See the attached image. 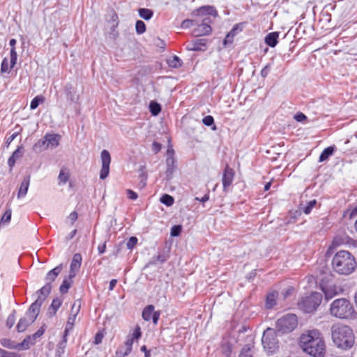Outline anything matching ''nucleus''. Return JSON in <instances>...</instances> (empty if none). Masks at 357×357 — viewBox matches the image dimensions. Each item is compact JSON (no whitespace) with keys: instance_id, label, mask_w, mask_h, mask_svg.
<instances>
[{"instance_id":"a19ab883","label":"nucleus","mask_w":357,"mask_h":357,"mask_svg":"<svg viewBox=\"0 0 357 357\" xmlns=\"http://www.w3.org/2000/svg\"><path fill=\"white\" fill-rule=\"evenodd\" d=\"M10 219H11V211L7 210L5 211L4 214L3 215V216L1 217V218L0 220V225L9 223L10 221Z\"/></svg>"},{"instance_id":"8fccbe9b","label":"nucleus","mask_w":357,"mask_h":357,"mask_svg":"<svg viewBox=\"0 0 357 357\" xmlns=\"http://www.w3.org/2000/svg\"><path fill=\"white\" fill-rule=\"evenodd\" d=\"M0 357H20V356L17 353L0 349Z\"/></svg>"},{"instance_id":"0eeeda50","label":"nucleus","mask_w":357,"mask_h":357,"mask_svg":"<svg viewBox=\"0 0 357 357\" xmlns=\"http://www.w3.org/2000/svg\"><path fill=\"white\" fill-rule=\"evenodd\" d=\"M38 306V304L37 303H32L26 311L24 317L20 319L17 324V331L19 333L24 332L29 326L35 321L40 312Z\"/></svg>"},{"instance_id":"1a4fd4ad","label":"nucleus","mask_w":357,"mask_h":357,"mask_svg":"<svg viewBox=\"0 0 357 357\" xmlns=\"http://www.w3.org/2000/svg\"><path fill=\"white\" fill-rule=\"evenodd\" d=\"M261 342L264 350L268 354H273L278 349V341L274 329L268 328L263 333Z\"/></svg>"},{"instance_id":"f257e3e1","label":"nucleus","mask_w":357,"mask_h":357,"mask_svg":"<svg viewBox=\"0 0 357 357\" xmlns=\"http://www.w3.org/2000/svg\"><path fill=\"white\" fill-rule=\"evenodd\" d=\"M299 345L304 352L313 357H324L326 354L324 337L317 329L303 333L299 339Z\"/></svg>"},{"instance_id":"4c0bfd02","label":"nucleus","mask_w":357,"mask_h":357,"mask_svg":"<svg viewBox=\"0 0 357 357\" xmlns=\"http://www.w3.org/2000/svg\"><path fill=\"white\" fill-rule=\"evenodd\" d=\"M67 344V336H65V334L63 335V340L58 344L56 353L57 354H63L65 351V348Z\"/></svg>"},{"instance_id":"69168bd1","label":"nucleus","mask_w":357,"mask_h":357,"mask_svg":"<svg viewBox=\"0 0 357 357\" xmlns=\"http://www.w3.org/2000/svg\"><path fill=\"white\" fill-rule=\"evenodd\" d=\"M102 338L103 334L101 332L97 333L95 335L94 343L96 344H99L100 343L102 342Z\"/></svg>"},{"instance_id":"7ed1b4c3","label":"nucleus","mask_w":357,"mask_h":357,"mask_svg":"<svg viewBox=\"0 0 357 357\" xmlns=\"http://www.w3.org/2000/svg\"><path fill=\"white\" fill-rule=\"evenodd\" d=\"M331 337L334 344L342 350L351 349L355 342L353 330L345 325H333L331 327Z\"/></svg>"},{"instance_id":"c03bdc74","label":"nucleus","mask_w":357,"mask_h":357,"mask_svg":"<svg viewBox=\"0 0 357 357\" xmlns=\"http://www.w3.org/2000/svg\"><path fill=\"white\" fill-rule=\"evenodd\" d=\"M195 24H197V20H185L181 23V27L183 29H188L192 26H195Z\"/></svg>"},{"instance_id":"ea45409f","label":"nucleus","mask_w":357,"mask_h":357,"mask_svg":"<svg viewBox=\"0 0 357 357\" xmlns=\"http://www.w3.org/2000/svg\"><path fill=\"white\" fill-rule=\"evenodd\" d=\"M136 32L138 34H142L146 31V24L142 20H137L135 24Z\"/></svg>"},{"instance_id":"bb28decb","label":"nucleus","mask_w":357,"mask_h":357,"mask_svg":"<svg viewBox=\"0 0 357 357\" xmlns=\"http://www.w3.org/2000/svg\"><path fill=\"white\" fill-rule=\"evenodd\" d=\"M49 149L45 136L39 139L33 146V150L36 153H40L45 150Z\"/></svg>"},{"instance_id":"79ce46f5","label":"nucleus","mask_w":357,"mask_h":357,"mask_svg":"<svg viewBox=\"0 0 357 357\" xmlns=\"http://www.w3.org/2000/svg\"><path fill=\"white\" fill-rule=\"evenodd\" d=\"M81 307V302L79 300H77L74 302L72 307H71V312L70 314H74L75 317L76 318L77 314L79 313Z\"/></svg>"},{"instance_id":"5701e85b","label":"nucleus","mask_w":357,"mask_h":357,"mask_svg":"<svg viewBox=\"0 0 357 357\" xmlns=\"http://www.w3.org/2000/svg\"><path fill=\"white\" fill-rule=\"evenodd\" d=\"M278 37L279 33L277 31L271 32L268 33L264 39V41L266 45L270 46L271 47H274L278 43Z\"/></svg>"},{"instance_id":"f03ea898","label":"nucleus","mask_w":357,"mask_h":357,"mask_svg":"<svg viewBox=\"0 0 357 357\" xmlns=\"http://www.w3.org/2000/svg\"><path fill=\"white\" fill-rule=\"evenodd\" d=\"M192 15L197 17H203L201 20L197 19V24H195V28L192 30V34L195 36L208 35L211 33L212 29L211 23L212 20L210 16L216 17L218 12L214 6H204L192 12Z\"/></svg>"},{"instance_id":"7c9ffc66","label":"nucleus","mask_w":357,"mask_h":357,"mask_svg":"<svg viewBox=\"0 0 357 357\" xmlns=\"http://www.w3.org/2000/svg\"><path fill=\"white\" fill-rule=\"evenodd\" d=\"M138 13L139 17L145 20H149L153 16V12L149 8H139Z\"/></svg>"},{"instance_id":"3c124183","label":"nucleus","mask_w":357,"mask_h":357,"mask_svg":"<svg viewBox=\"0 0 357 357\" xmlns=\"http://www.w3.org/2000/svg\"><path fill=\"white\" fill-rule=\"evenodd\" d=\"M182 230L181 225H174L172 227L170 234L172 236H178L180 235Z\"/></svg>"},{"instance_id":"4468645a","label":"nucleus","mask_w":357,"mask_h":357,"mask_svg":"<svg viewBox=\"0 0 357 357\" xmlns=\"http://www.w3.org/2000/svg\"><path fill=\"white\" fill-rule=\"evenodd\" d=\"M206 48V40L203 38H196L186 45V49L189 51H204Z\"/></svg>"},{"instance_id":"f704fd0d","label":"nucleus","mask_w":357,"mask_h":357,"mask_svg":"<svg viewBox=\"0 0 357 357\" xmlns=\"http://www.w3.org/2000/svg\"><path fill=\"white\" fill-rule=\"evenodd\" d=\"M45 97L43 96H36L30 103L31 109H36L40 103H43L45 102Z\"/></svg>"},{"instance_id":"680f3d73","label":"nucleus","mask_w":357,"mask_h":357,"mask_svg":"<svg viewBox=\"0 0 357 357\" xmlns=\"http://www.w3.org/2000/svg\"><path fill=\"white\" fill-rule=\"evenodd\" d=\"M127 195H128V197L132 200H135L137 199V194L134 192L133 190H127Z\"/></svg>"},{"instance_id":"a878e982","label":"nucleus","mask_w":357,"mask_h":357,"mask_svg":"<svg viewBox=\"0 0 357 357\" xmlns=\"http://www.w3.org/2000/svg\"><path fill=\"white\" fill-rule=\"evenodd\" d=\"M64 91L67 96V98L73 102H76L78 100V96L75 95V93L73 90V85L71 84H66L64 87Z\"/></svg>"},{"instance_id":"9b49d317","label":"nucleus","mask_w":357,"mask_h":357,"mask_svg":"<svg viewBox=\"0 0 357 357\" xmlns=\"http://www.w3.org/2000/svg\"><path fill=\"white\" fill-rule=\"evenodd\" d=\"M102 167L100 172V178L105 179L109 173V165L111 162V156L108 151L103 150L100 154Z\"/></svg>"},{"instance_id":"6ab92c4d","label":"nucleus","mask_w":357,"mask_h":357,"mask_svg":"<svg viewBox=\"0 0 357 357\" xmlns=\"http://www.w3.org/2000/svg\"><path fill=\"white\" fill-rule=\"evenodd\" d=\"M45 137L47 141V144L49 149H54L59 146V141L61 139L59 135L47 133L45 135Z\"/></svg>"},{"instance_id":"0e129e2a","label":"nucleus","mask_w":357,"mask_h":357,"mask_svg":"<svg viewBox=\"0 0 357 357\" xmlns=\"http://www.w3.org/2000/svg\"><path fill=\"white\" fill-rule=\"evenodd\" d=\"M294 290V288L291 287H289L287 288L282 292L283 298L284 299L287 298L289 296H290L293 293Z\"/></svg>"},{"instance_id":"a18cd8bd","label":"nucleus","mask_w":357,"mask_h":357,"mask_svg":"<svg viewBox=\"0 0 357 357\" xmlns=\"http://www.w3.org/2000/svg\"><path fill=\"white\" fill-rule=\"evenodd\" d=\"M17 60V54L15 48H11L10 50V68H13L16 64Z\"/></svg>"},{"instance_id":"5fc2aeb1","label":"nucleus","mask_w":357,"mask_h":357,"mask_svg":"<svg viewBox=\"0 0 357 357\" xmlns=\"http://www.w3.org/2000/svg\"><path fill=\"white\" fill-rule=\"evenodd\" d=\"M202 122L205 126H211L214 123V119L212 116L208 115L203 118Z\"/></svg>"},{"instance_id":"f8f14e48","label":"nucleus","mask_w":357,"mask_h":357,"mask_svg":"<svg viewBox=\"0 0 357 357\" xmlns=\"http://www.w3.org/2000/svg\"><path fill=\"white\" fill-rule=\"evenodd\" d=\"M160 313L159 311H154V306L149 305L142 311V318L149 321L152 319L153 322L156 324L159 320Z\"/></svg>"},{"instance_id":"4d7b16f0","label":"nucleus","mask_w":357,"mask_h":357,"mask_svg":"<svg viewBox=\"0 0 357 357\" xmlns=\"http://www.w3.org/2000/svg\"><path fill=\"white\" fill-rule=\"evenodd\" d=\"M271 68V66L270 63L266 65L261 70V76L264 78L266 77L270 73Z\"/></svg>"},{"instance_id":"338daca9","label":"nucleus","mask_w":357,"mask_h":357,"mask_svg":"<svg viewBox=\"0 0 357 357\" xmlns=\"http://www.w3.org/2000/svg\"><path fill=\"white\" fill-rule=\"evenodd\" d=\"M161 144L157 142H154L152 145L153 151L156 153L161 149Z\"/></svg>"},{"instance_id":"2f4dec72","label":"nucleus","mask_w":357,"mask_h":357,"mask_svg":"<svg viewBox=\"0 0 357 357\" xmlns=\"http://www.w3.org/2000/svg\"><path fill=\"white\" fill-rule=\"evenodd\" d=\"M75 319L74 314H70L63 333L65 336H68L69 332L73 329Z\"/></svg>"},{"instance_id":"f3484780","label":"nucleus","mask_w":357,"mask_h":357,"mask_svg":"<svg viewBox=\"0 0 357 357\" xmlns=\"http://www.w3.org/2000/svg\"><path fill=\"white\" fill-rule=\"evenodd\" d=\"M234 174L233 169L230 168L229 166H226L222 176V185L225 190H227V188L231 185Z\"/></svg>"},{"instance_id":"dca6fc26","label":"nucleus","mask_w":357,"mask_h":357,"mask_svg":"<svg viewBox=\"0 0 357 357\" xmlns=\"http://www.w3.org/2000/svg\"><path fill=\"white\" fill-rule=\"evenodd\" d=\"M321 288L326 300L331 299L342 291L341 288L335 286V284H321Z\"/></svg>"},{"instance_id":"49530a36","label":"nucleus","mask_w":357,"mask_h":357,"mask_svg":"<svg viewBox=\"0 0 357 357\" xmlns=\"http://www.w3.org/2000/svg\"><path fill=\"white\" fill-rule=\"evenodd\" d=\"M317 201L315 199L310 200L308 202L306 206L303 208V212L305 214H310L312 211V209L316 206Z\"/></svg>"},{"instance_id":"473e14b6","label":"nucleus","mask_w":357,"mask_h":357,"mask_svg":"<svg viewBox=\"0 0 357 357\" xmlns=\"http://www.w3.org/2000/svg\"><path fill=\"white\" fill-rule=\"evenodd\" d=\"M238 25H236L226 36L225 40H224V44L226 45L227 44H231L233 43L234 38L235 37L236 34V30H237Z\"/></svg>"},{"instance_id":"e2e57ef3","label":"nucleus","mask_w":357,"mask_h":357,"mask_svg":"<svg viewBox=\"0 0 357 357\" xmlns=\"http://www.w3.org/2000/svg\"><path fill=\"white\" fill-rule=\"evenodd\" d=\"M140 183L139 184L140 188H144L146 185V176L144 173L139 175Z\"/></svg>"},{"instance_id":"052dcab7","label":"nucleus","mask_w":357,"mask_h":357,"mask_svg":"<svg viewBox=\"0 0 357 357\" xmlns=\"http://www.w3.org/2000/svg\"><path fill=\"white\" fill-rule=\"evenodd\" d=\"M307 119V116L300 112V113H297L295 116H294V119L298 121V122H302L304 120H305Z\"/></svg>"},{"instance_id":"c9c22d12","label":"nucleus","mask_w":357,"mask_h":357,"mask_svg":"<svg viewBox=\"0 0 357 357\" xmlns=\"http://www.w3.org/2000/svg\"><path fill=\"white\" fill-rule=\"evenodd\" d=\"M160 202L167 206H170L174 204V199L171 195L165 194L161 197Z\"/></svg>"},{"instance_id":"6e6552de","label":"nucleus","mask_w":357,"mask_h":357,"mask_svg":"<svg viewBox=\"0 0 357 357\" xmlns=\"http://www.w3.org/2000/svg\"><path fill=\"white\" fill-rule=\"evenodd\" d=\"M297 325L298 319L294 314H285L276 321V328L282 333L291 332L296 328Z\"/></svg>"},{"instance_id":"412c9836","label":"nucleus","mask_w":357,"mask_h":357,"mask_svg":"<svg viewBox=\"0 0 357 357\" xmlns=\"http://www.w3.org/2000/svg\"><path fill=\"white\" fill-rule=\"evenodd\" d=\"M23 146H18L17 149L13 153L12 155L8 158V165L10 169H12L14 167L16 160L23 155Z\"/></svg>"},{"instance_id":"13d9d810","label":"nucleus","mask_w":357,"mask_h":357,"mask_svg":"<svg viewBox=\"0 0 357 357\" xmlns=\"http://www.w3.org/2000/svg\"><path fill=\"white\" fill-rule=\"evenodd\" d=\"M44 332H45V330L43 329V327H41L33 335L29 336V337H32V340H33L35 342L37 338H39L40 337H41L43 335Z\"/></svg>"},{"instance_id":"ddd939ff","label":"nucleus","mask_w":357,"mask_h":357,"mask_svg":"<svg viewBox=\"0 0 357 357\" xmlns=\"http://www.w3.org/2000/svg\"><path fill=\"white\" fill-rule=\"evenodd\" d=\"M82 255L79 253H76L73 255L70 266V271H69V278L72 279L75 278L77 273L79 272L81 264H82Z\"/></svg>"},{"instance_id":"e433bc0d","label":"nucleus","mask_w":357,"mask_h":357,"mask_svg":"<svg viewBox=\"0 0 357 357\" xmlns=\"http://www.w3.org/2000/svg\"><path fill=\"white\" fill-rule=\"evenodd\" d=\"M71 279H64L62 284L60 286L59 290L61 294H66L71 286Z\"/></svg>"},{"instance_id":"774afa93","label":"nucleus","mask_w":357,"mask_h":357,"mask_svg":"<svg viewBox=\"0 0 357 357\" xmlns=\"http://www.w3.org/2000/svg\"><path fill=\"white\" fill-rule=\"evenodd\" d=\"M77 213L75 211H73L70 213L68 219L71 221V223L73 224L77 220Z\"/></svg>"},{"instance_id":"b1692460","label":"nucleus","mask_w":357,"mask_h":357,"mask_svg":"<svg viewBox=\"0 0 357 357\" xmlns=\"http://www.w3.org/2000/svg\"><path fill=\"white\" fill-rule=\"evenodd\" d=\"M62 270V264L56 266L52 270L50 271L45 277L47 283L51 284L52 282L54 281L56 278L59 275Z\"/></svg>"},{"instance_id":"bf43d9fd","label":"nucleus","mask_w":357,"mask_h":357,"mask_svg":"<svg viewBox=\"0 0 357 357\" xmlns=\"http://www.w3.org/2000/svg\"><path fill=\"white\" fill-rule=\"evenodd\" d=\"M18 132H15L13 133L10 136H9L6 141V147H8L10 143L16 138V137L18 135Z\"/></svg>"},{"instance_id":"09e8293b","label":"nucleus","mask_w":357,"mask_h":357,"mask_svg":"<svg viewBox=\"0 0 357 357\" xmlns=\"http://www.w3.org/2000/svg\"><path fill=\"white\" fill-rule=\"evenodd\" d=\"M12 68H10V65L8 63V61L6 58H4L1 62V72L2 73H9L10 72V70Z\"/></svg>"},{"instance_id":"37998d69","label":"nucleus","mask_w":357,"mask_h":357,"mask_svg":"<svg viewBox=\"0 0 357 357\" xmlns=\"http://www.w3.org/2000/svg\"><path fill=\"white\" fill-rule=\"evenodd\" d=\"M15 310H13L8 317L6 320V326L8 328H10L13 326L15 322Z\"/></svg>"},{"instance_id":"6e6d98bb","label":"nucleus","mask_w":357,"mask_h":357,"mask_svg":"<svg viewBox=\"0 0 357 357\" xmlns=\"http://www.w3.org/2000/svg\"><path fill=\"white\" fill-rule=\"evenodd\" d=\"M1 344L4 347H7V348H10V349L16 348V347H15L13 345V342L9 339H6V338L2 339L1 340Z\"/></svg>"},{"instance_id":"9d476101","label":"nucleus","mask_w":357,"mask_h":357,"mask_svg":"<svg viewBox=\"0 0 357 357\" xmlns=\"http://www.w3.org/2000/svg\"><path fill=\"white\" fill-rule=\"evenodd\" d=\"M166 176L168 179H171L173 173L176 169V161L174 158V151L172 146H169L167 151V158H166Z\"/></svg>"},{"instance_id":"4be33fe9","label":"nucleus","mask_w":357,"mask_h":357,"mask_svg":"<svg viewBox=\"0 0 357 357\" xmlns=\"http://www.w3.org/2000/svg\"><path fill=\"white\" fill-rule=\"evenodd\" d=\"M30 176H26L24 178L23 181H22L20 188L17 193V197L19 199L25 197V195H26L30 184Z\"/></svg>"},{"instance_id":"72a5a7b5","label":"nucleus","mask_w":357,"mask_h":357,"mask_svg":"<svg viewBox=\"0 0 357 357\" xmlns=\"http://www.w3.org/2000/svg\"><path fill=\"white\" fill-rule=\"evenodd\" d=\"M149 110L152 115L157 116L161 111V106L159 103L151 101L149 104Z\"/></svg>"},{"instance_id":"aec40b11","label":"nucleus","mask_w":357,"mask_h":357,"mask_svg":"<svg viewBox=\"0 0 357 357\" xmlns=\"http://www.w3.org/2000/svg\"><path fill=\"white\" fill-rule=\"evenodd\" d=\"M253 349V338L250 336L248 343L242 348L239 357H252Z\"/></svg>"},{"instance_id":"cd10ccee","label":"nucleus","mask_w":357,"mask_h":357,"mask_svg":"<svg viewBox=\"0 0 357 357\" xmlns=\"http://www.w3.org/2000/svg\"><path fill=\"white\" fill-rule=\"evenodd\" d=\"M69 177H70L69 170L66 167H62L60 169L59 174L58 176L59 185H65L68 182Z\"/></svg>"},{"instance_id":"423d86ee","label":"nucleus","mask_w":357,"mask_h":357,"mask_svg":"<svg viewBox=\"0 0 357 357\" xmlns=\"http://www.w3.org/2000/svg\"><path fill=\"white\" fill-rule=\"evenodd\" d=\"M322 295L319 292H312L310 295L301 298L298 305L305 312L310 313L321 304Z\"/></svg>"},{"instance_id":"864d4df0","label":"nucleus","mask_w":357,"mask_h":357,"mask_svg":"<svg viewBox=\"0 0 357 357\" xmlns=\"http://www.w3.org/2000/svg\"><path fill=\"white\" fill-rule=\"evenodd\" d=\"M141 330L139 326L136 327L134 330L132 336L130 337H128V340H132V342L135 340H138L141 337Z\"/></svg>"},{"instance_id":"c85d7f7f","label":"nucleus","mask_w":357,"mask_h":357,"mask_svg":"<svg viewBox=\"0 0 357 357\" xmlns=\"http://www.w3.org/2000/svg\"><path fill=\"white\" fill-rule=\"evenodd\" d=\"M62 301L59 298H55L53 299L49 309H48V314L50 316H54L56 311L59 310L60 306L61 305Z\"/></svg>"},{"instance_id":"603ef678","label":"nucleus","mask_w":357,"mask_h":357,"mask_svg":"<svg viewBox=\"0 0 357 357\" xmlns=\"http://www.w3.org/2000/svg\"><path fill=\"white\" fill-rule=\"evenodd\" d=\"M137 241H138V239L137 237H135V236L130 237L126 243L127 248L129 250H132L136 245V244L137 243Z\"/></svg>"},{"instance_id":"2eb2a0df","label":"nucleus","mask_w":357,"mask_h":357,"mask_svg":"<svg viewBox=\"0 0 357 357\" xmlns=\"http://www.w3.org/2000/svg\"><path fill=\"white\" fill-rule=\"evenodd\" d=\"M52 289L51 284L46 283L36 294H38L36 300L33 303L38 304V309L40 310L41 305L49 295Z\"/></svg>"},{"instance_id":"a211bd4d","label":"nucleus","mask_w":357,"mask_h":357,"mask_svg":"<svg viewBox=\"0 0 357 357\" xmlns=\"http://www.w3.org/2000/svg\"><path fill=\"white\" fill-rule=\"evenodd\" d=\"M132 340H127L124 346L120 347L116 351L117 357H126L128 356L132 351Z\"/></svg>"},{"instance_id":"c756f323","label":"nucleus","mask_w":357,"mask_h":357,"mask_svg":"<svg viewBox=\"0 0 357 357\" xmlns=\"http://www.w3.org/2000/svg\"><path fill=\"white\" fill-rule=\"evenodd\" d=\"M335 151L334 146H328L320 154L319 161L324 162L331 155H333Z\"/></svg>"},{"instance_id":"393cba45","label":"nucleus","mask_w":357,"mask_h":357,"mask_svg":"<svg viewBox=\"0 0 357 357\" xmlns=\"http://www.w3.org/2000/svg\"><path fill=\"white\" fill-rule=\"evenodd\" d=\"M278 293L277 291H272L268 294L266 299V307L267 309H272L277 304V298Z\"/></svg>"},{"instance_id":"58836bf2","label":"nucleus","mask_w":357,"mask_h":357,"mask_svg":"<svg viewBox=\"0 0 357 357\" xmlns=\"http://www.w3.org/2000/svg\"><path fill=\"white\" fill-rule=\"evenodd\" d=\"M34 341L32 340V337H30L28 336L26 338H25L22 343H20L18 347H20L23 349H27L29 348L31 345L34 344Z\"/></svg>"},{"instance_id":"39448f33","label":"nucleus","mask_w":357,"mask_h":357,"mask_svg":"<svg viewBox=\"0 0 357 357\" xmlns=\"http://www.w3.org/2000/svg\"><path fill=\"white\" fill-rule=\"evenodd\" d=\"M330 313L332 316L342 319H354L357 315L353 305L347 298L333 301L331 304Z\"/></svg>"},{"instance_id":"20e7f679","label":"nucleus","mask_w":357,"mask_h":357,"mask_svg":"<svg viewBox=\"0 0 357 357\" xmlns=\"http://www.w3.org/2000/svg\"><path fill=\"white\" fill-rule=\"evenodd\" d=\"M332 265L333 269L339 274L349 275L354 271L356 263L350 252L340 250L334 255Z\"/></svg>"},{"instance_id":"de8ad7c7","label":"nucleus","mask_w":357,"mask_h":357,"mask_svg":"<svg viewBox=\"0 0 357 357\" xmlns=\"http://www.w3.org/2000/svg\"><path fill=\"white\" fill-rule=\"evenodd\" d=\"M169 65L173 68H178L181 66V60L177 56H174L172 59L169 61Z\"/></svg>"}]
</instances>
